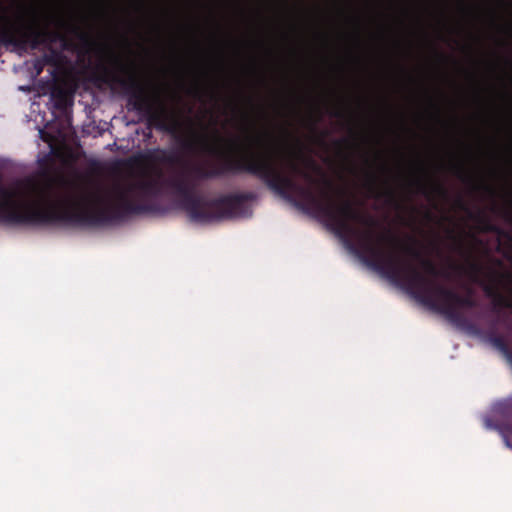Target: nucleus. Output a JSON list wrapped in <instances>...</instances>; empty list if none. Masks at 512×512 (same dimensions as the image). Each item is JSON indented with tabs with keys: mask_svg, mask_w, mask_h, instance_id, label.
<instances>
[{
	"mask_svg": "<svg viewBox=\"0 0 512 512\" xmlns=\"http://www.w3.org/2000/svg\"><path fill=\"white\" fill-rule=\"evenodd\" d=\"M246 134L244 150L238 156L231 153V174L246 172L259 177L275 193L297 206L312 209L325 216L336 231L342 237L353 241L358 249L367 257L380 272L393 280L401 281L409 289L410 287L399 278L392 277L377 262V260L365 249L364 242L369 240L386 254L397 256L402 263L411 264L427 279L435 281L438 270L434 263L421 257L420 251L413 245L405 244L402 250L411 258L419 260L424 272H421L412 262L403 259L398 253L386 250L383 243L394 244L395 239L386 232L376 233L375 219L355 208L350 200L336 202L330 193V183L325 181L316 190V180L303 169L299 163L289 158L285 162V169L274 163V157L282 151L280 144L269 133L256 137L248 134V128L244 127ZM416 297L421 301L417 292L411 288Z\"/></svg>",
	"mask_w": 512,
	"mask_h": 512,
	"instance_id": "obj_1",
	"label": "nucleus"
},
{
	"mask_svg": "<svg viewBox=\"0 0 512 512\" xmlns=\"http://www.w3.org/2000/svg\"><path fill=\"white\" fill-rule=\"evenodd\" d=\"M364 247L387 273L402 279L414 289L424 305L445 315L450 321L461 324L464 318L460 308L475 305L471 296H461L453 289L427 279L411 264L402 263L397 256L386 254L369 240H365Z\"/></svg>",
	"mask_w": 512,
	"mask_h": 512,
	"instance_id": "obj_2",
	"label": "nucleus"
},
{
	"mask_svg": "<svg viewBox=\"0 0 512 512\" xmlns=\"http://www.w3.org/2000/svg\"><path fill=\"white\" fill-rule=\"evenodd\" d=\"M57 40H65L59 30L49 29V23L40 26L38 21L30 24H15L0 13V44L12 46L18 51L36 50L40 46L50 45Z\"/></svg>",
	"mask_w": 512,
	"mask_h": 512,
	"instance_id": "obj_3",
	"label": "nucleus"
},
{
	"mask_svg": "<svg viewBox=\"0 0 512 512\" xmlns=\"http://www.w3.org/2000/svg\"><path fill=\"white\" fill-rule=\"evenodd\" d=\"M368 191L377 199L385 198L389 203L395 199V191L387 185L379 187L377 184L378 177L371 172L366 173Z\"/></svg>",
	"mask_w": 512,
	"mask_h": 512,
	"instance_id": "obj_4",
	"label": "nucleus"
},
{
	"mask_svg": "<svg viewBox=\"0 0 512 512\" xmlns=\"http://www.w3.org/2000/svg\"><path fill=\"white\" fill-rule=\"evenodd\" d=\"M484 424L487 429H495L499 431L502 436L505 445L508 448H512V427L511 426H503L494 422L492 418H485Z\"/></svg>",
	"mask_w": 512,
	"mask_h": 512,
	"instance_id": "obj_5",
	"label": "nucleus"
},
{
	"mask_svg": "<svg viewBox=\"0 0 512 512\" xmlns=\"http://www.w3.org/2000/svg\"><path fill=\"white\" fill-rule=\"evenodd\" d=\"M58 24H59L60 27H67L72 32L76 33L78 35V37L82 41H84L86 44H90V37H89V35L87 33H85V32L80 31L79 27H77L75 25H71V24L67 23L64 20H59Z\"/></svg>",
	"mask_w": 512,
	"mask_h": 512,
	"instance_id": "obj_6",
	"label": "nucleus"
},
{
	"mask_svg": "<svg viewBox=\"0 0 512 512\" xmlns=\"http://www.w3.org/2000/svg\"><path fill=\"white\" fill-rule=\"evenodd\" d=\"M490 342L493 344V346H495L497 349L503 351V352H506L507 351V345H506V342L505 340L501 337V336H498V335H492L490 337Z\"/></svg>",
	"mask_w": 512,
	"mask_h": 512,
	"instance_id": "obj_7",
	"label": "nucleus"
},
{
	"mask_svg": "<svg viewBox=\"0 0 512 512\" xmlns=\"http://www.w3.org/2000/svg\"><path fill=\"white\" fill-rule=\"evenodd\" d=\"M454 172L461 180H470V177L466 173L464 165L462 163H457L454 165Z\"/></svg>",
	"mask_w": 512,
	"mask_h": 512,
	"instance_id": "obj_8",
	"label": "nucleus"
},
{
	"mask_svg": "<svg viewBox=\"0 0 512 512\" xmlns=\"http://www.w3.org/2000/svg\"><path fill=\"white\" fill-rule=\"evenodd\" d=\"M111 59L120 70L124 71L126 69V67L122 64L121 60L113 53H111Z\"/></svg>",
	"mask_w": 512,
	"mask_h": 512,
	"instance_id": "obj_9",
	"label": "nucleus"
},
{
	"mask_svg": "<svg viewBox=\"0 0 512 512\" xmlns=\"http://www.w3.org/2000/svg\"><path fill=\"white\" fill-rule=\"evenodd\" d=\"M331 115L334 116V117H337V118H342L344 116V113L340 109H333L331 111Z\"/></svg>",
	"mask_w": 512,
	"mask_h": 512,
	"instance_id": "obj_10",
	"label": "nucleus"
},
{
	"mask_svg": "<svg viewBox=\"0 0 512 512\" xmlns=\"http://www.w3.org/2000/svg\"><path fill=\"white\" fill-rule=\"evenodd\" d=\"M419 188L421 190V192L425 195H429V192H428V189L426 187V185L422 182L419 181Z\"/></svg>",
	"mask_w": 512,
	"mask_h": 512,
	"instance_id": "obj_11",
	"label": "nucleus"
},
{
	"mask_svg": "<svg viewBox=\"0 0 512 512\" xmlns=\"http://www.w3.org/2000/svg\"><path fill=\"white\" fill-rule=\"evenodd\" d=\"M480 187L484 188L489 193L494 194V190L490 186H488V185H481Z\"/></svg>",
	"mask_w": 512,
	"mask_h": 512,
	"instance_id": "obj_12",
	"label": "nucleus"
},
{
	"mask_svg": "<svg viewBox=\"0 0 512 512\" xmlns=\"http://www.w3.org/2000/svg\"><path fill=\"white\" fill-rule=\"evenodd\" d=\"M41 135H42V138L44 141H49L46 136L44 135V132L43 131H40Z\"/></svg>",
	"mask_w": 512,
	"mask_h": 512,
	"instance_id": "obj_13",
	"label": "nucleus"
},
{
	"mask_svg": "<svg viewBox=\"0 0 512 512\" xmlns=\"http://www.w3.org/2000/svg\"><path fill=\"white\" fill-rule=\"evenodd\" d=\"M472 268H473L475 271H477V270H478V266H477V264H473V265H472Z\"/></svg>",
	"mask_w": 512,
	"mask_h": 512,
	"instance_id": "obj_14",
	"label": "nucleus"
},
{
	"mask_svg": "<svg viewBox=\"0 0 512 512\" xmlns=\"http://www.w3.org/2000/svg\"><path fill=\"white\" fill-rule=\"evenodd\" d=\"M435 189L438 190V191H442V188L439 185H436Z\"/></svg>",
	"mask_w": 512,
	"mask_h": 512,
	"instance_id": "obj_15",
	"label": "nucleus"
},
{
	"mask_svg": "<svg viewBox=\"0 0 512 512\" xmlns=\"http://www.w3.org/2000/svg\"><path fill=\"white\" fill-rule=\"evenodd\" d=\"M505 306H507V307H512V303H510V302H505Z\"/></svg>",
	"mask_w": 512,
	"mask_h": 512,
	"instance_id": "obj_16",
	"label": "nucleus"
},
{
	"mask_svg": "<svg viewBox=\"0 0 512 512\" xmlns=\"http://www.w3.org/2000/svg\"><path fill=\"white\" fill-rule=\"evenodd\" d=\"M509 218H510V220L512 221V215H511L510 213H509Z\"/></svg>",
	"mask_w": 512,
	"mask_h": 512,
	"instance_id": "obj_17",
	"label": "nucleus"
}]
</instances>
